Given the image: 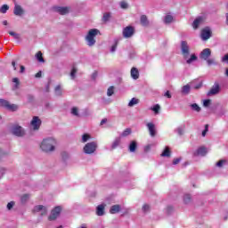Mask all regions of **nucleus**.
Here are the masks:
<instances>
[{
    "mask_svg": "<svg viewBox=\"0 0 228 228\" xmlns=\"http://www.w3.org/2000/svg\"><path fill=\"white\" fill-rule=\"evenodd\" d=\"M99 33V30L96 28H92L88 31V34L86 37V41H87V45H95V37H97Z\"/></svg>",
    "mask_w": 228,
    "mask_h": 228,
    "instance_id": "obj_3",
    "label": "nucleus"
},
{
    "mask_svg": "<svg viewBox=\"0 0 228 228\" xmlns=\"http://www.w3.org/2000/svg\"><path fill=\"white\" fill-rule=\"evenodd\" d=\"M12 133L15 136H24V134H26L24 128H22L20 126H12Z\"/></svg>",
    "mask_w": 228,
    "mask_h": 228,
    "instance_id": "obj_8",
    "label": "nucleus"
},
{
    "mask_svg": "<svg viewBox=\"0 0 228 228\" xmlns=\"http://www.w3.org/2000/svg\"><path fill=\"white\" fill-rule=\"evenodd\" d=\"M63 94V91L61 90V86H57L55 87V95L58 97H61V95Z\"/></svg>",
    "mask_w": 228,
    "mask_h": 228,
    "instance_id": "obj_31",
    "label": "nucleus"
},
{
    "mask_svg": "<svg viewBox=\"0 0 228 228\" xmlns=\"http://www.w3.org/2000/svg\"><path fill=\"white\" fill-rule=\"evenodd\" d=\"M20 74H24V72L26 71V68L22 65H20Z\"/></svg>",
    "mask_w": 228,
    "mask_h": 228,
    "instance_id": "obj_53",
    "label": "nucleus"
},
{
    "mask_svg": "<svg viewBox=\"0 0 228 228\" xmlns=\"http://www.w3.org/2000/svg\"><path fill=\"white\" fill-rule=\"evenodd\" d=\"M120 142H121V138L120 137H117L114 140V142H112L111 149H117V147H118V145H120Z\"/></svg>",
    "mask_w": 228,
    "mask_h": 228,
    "instance_id": "obj_24",
    "label": "nucleus"
},
{
    "mask_svg": "<svg viewBox=\"0 0 228 228\" xmlns=\"http://www.w3.org/2000/svg\"><path fill=\"white\" fill-rule=\"evenodd\" d=\"M120 7L123 8V9L127 8V3H126V2H121V3H120Z\"/></svg>",
    "mask_w": 228,
    "mask_h": 228,
    "instance_id": "obj_55",
    "label": "nucleus"
},
{
    "mask_svg": "<svg viewBox=\"0 0 228 228\" xmlns=\"http://www.w3.org/2000/svg\"><path fill=\"white\" fill-rule=\"evenodd\" d=\"M118 45V40H116L115 44L111 46L110 53H115L117 51Z\"/></svg>",
    "mask_w": 228,
    "mask_h": 228,
    "instance_id": "obj_44",
    "label": "nucleus"
},
{
    "mask_svg": "<svg viewBox=\"0 0 228 228\" xmlns=\"http://www.w3.org/2000/svg\"><path fill=\"white\" fill-rule=\"evenodd\" d=\"M0 108H5L9 111H17L19 110V106L12 104L4 99H0Z\"/></svg>",
    "mask_w": 228,
    "mask_h": 228,
    "instance_id": "obj_4",
    "label": "nucleus"
},
{
    "mask_svg": "<svg viewBox=\"0 0 228 228\" xmlns=\"http://www.w3.org/2000/svg\"><path fill=\"white\" fill-rule=\"evenodd\" d=\"M60 213H61V207L54 208L52 210L51 215L48 217V220H50V221L56 220V218H58L60 216Z\"/></svg>",
    "mask_w": 228,
    "mask_h": 228,
    "instance_id": "obj_7",
    "label": "nucleus"
},
{
    "mask_svg": "<svg viewBox=\"0 0 228 228\" xmlns=\"http://www.w3.org/2000/svg\"><path fill=\"white\" fill-rule=\"evenodd\" d=\"M119 212H120V205H113L110 209V213L111 215H115Z\"/></svg>",
    "mask_w": 228,
    "mask_h": 228,
    "instance_id": "obj_22",
    "label": "nucleus"
},
{
    "mask_svg": "<svg viewBox=\"0 0 228 228\" xmlns=\"http://www.w3.org/2000/svg\"><path fill=\"white\" fill-rule=\"evenodd\" d=\"M72 115H75V117H79V111L77 110V107H73L71 109Z\"/></svg>",
    "mask_w": 228,
    "mask_h": 228,
    "instance_id": "obj_43",
    "label": "nucleus"
},
{
    "mask_svg": "<svg viewBox=\"0 0 228 228\" xmlns=\"http://www.w3.org/2000/svg\"><path fill=\"white\" fill-rule=\"evenodd\" d=\"M110 19H111V13H110V12L103 13L102 22H108V20H110Z\"/></svg>",
    "mask_w": 228,
    "mask_h": 228,
    "instance_id": "obj_30",
    "label": "nucleus"
},
{
    "mask_svg": "<svg viewBox=\"0 0 228 228\" xmlns=\"http://www.w3.org/2000/svg\"><path fill=\"white\" fill-rule=\"evenodd\" d=\"M139 102H140V100H138L136 98H132V100L128 103V106L130 108H133V106H134L135 104H138Z\"/></svg>",
    "mask_w": 228,
    "mask_h": 228,
    "instance_id": "obj_32",
    "label": "nucleus"
},
{
    "mask_svg": "<svg viewBox=\"0 0 228 228\" xmlns=\"http://www.w3.org/2000/svg\"><path fill=\"white\" fill-rule=\"evenodd\" d=\"M205 61H207L208 66L215 65V59L208 58V60H205Z\"/></svg>",
    "mask_w": 228,
    "mask_h": 228,
    "instance_id": "obj_48",
    "label": "nucleus"
},
{
    "mask_svg": "<svg viewBox=\"0 0 228 228\" xmlns=\"http://www.w3.org/2000/svg\"><path fill=\"white\" fill-rule=\"evenodd\" d=\"M97 78V71H94L92 75V79H96Z\"/></svg>",
    "mask_w": 228,
    "mask_h": 228,
    "instance_id": "obj_61",
    "label": "nucleus"
},
{
    "mask_svg": "<svg viewBox=\"0 0 228 228\" xmlns=\"http://www.w3.org/2000/svg\"><path fill=\"white\" fill-rule=\"evenodd\" d=\"M132 130L131 128H126L120 135V137H126V136H129V134H131Z\"/></svg>",
    "mask_w": 228,
    "mask_h": 228,
    "instance_id": "obj_37",
    "label": "nucleus"
},
{
    "mask_svg": "<svg viewBox=\"0 0 228 228\" xmlns=\"http://www.w3.org/2000/svg\"><path fill=\"white\" fill-rule=\"evenodd\" d=\"M146 127L148 128L150 136H151V138H154V136L158 134V131L156 130V125L154 123H147Z\"/></svg>",
    "mask_w": 228,
    "mask_h": 228,
    "instance_id": "obj_11",
    "label": "nucleus"
},
{
    "mask_svg": "<svg viewBox=\"0 0 228 228\" xmlns=\"http://www.w3.org/2000/svg\"><path fill=\"white\" fill-rule=\"evenodd\" d=\"M77 72V69H76V68H73L70 73V76L72 77V79H74L76 77V73Z\"/></svg>",
    "mask_w": 228,
    "mask_h": 228,
    "instance_id": "obj_50",
    "label": "nucleus"
},
{
    "mask_svg": "<svg viewBox=\"0 0 228 228\" xmlns=\"http://www.w3.org/2000/svg\"><path fill=\"white\" fill-rule=\"evenodd\" d=\"M56 147V140L54 138L44 139L40 144V148L44 152H53Z\"/></svg>",
    "mask_w": 228,
    "mask_h": 228,
    "instance_id": "obj_2",
    "label": "nucleus"
},
{
    "mask_svg": "<svg viewBox=\"0 0 228 228\" xmlns=\"http://www.w3.org/2000/svg\"><path fill=\"white\" fill-rule=\"evenodd\" d=\"M36 77H42V71L37 72Z\"/></svg>",
    "mask_w": 228,
    "mask_h": 228,
    "instance_id": "obj_63",
    "label": "nucleus"
},
{
    "mask_svg": "<svg viewBox=\"0 0 228 228\" xmlns=\"http://www.w3.org/2000/svg\"><path fill=\"white\" fill-rule=\"evenodd\" d=\"M30 124L33 129L37 131V129H40V126H42V120H40V118L34 116Z\"/></svg>",
    "mask_w": 228,
    "mask_h": 228,
    "instance_id": "obj_10",
    "label": "nucleus"
},
{
    "mask_svg": "<svg viewBox=\"0 0 228 228\" xmlns=\"http://www.w3.org/2000/svg\"><path fill=\"white\" fill-rule=\"evenodd\" d=\"M211 28L209 27H206L201 30V39L202 40H209L211 38Z\"/></svg>",
    "mask_w": 228,
    "mask_h": 228,
    "instance_id": "obj_9",
    "label": "nucleus"
},
{
    "mask_svg": "<svg viewBox=\"0 0 228 228\" xmlns=\"http://www.w3.org/2000/svg\"><path fill=\"white\" fill-rule=\"evenodd\" d=\"M114 93H115V87L114 86H110V87L108 88L107 95L109 97H111V95H113Z\"/></svg>",
    "mask_w": 228,
    "mask_h": 228,
    "instance_id": "obj_40",
    "label": "nucleus"
},
{
    "mask_svg": "<svg viewBox=\"0 0 228 228\" xmlns=\"http://www.w3.org/2000/svg\"><path fill=\"white\" fill-rule=\"evenodd\" d=\"M54 11L57 12V13H60V15H67L69 12H70V8L69 7H54Z\"/></svg>",
    "mask_w": 228,
    "mask_h": 228,
    "instance_id": "obj_14",
    "label": "nucleus"
},
{
    "mask_svg": "<svg viewBox=\"0 0 228 228\" xmlns=\"http://www.w3.org/2000/svg\"><path fill=\"white\" fill-rule=\"evenodd\" d=\"M134 35V27L127 26L123 29V37L124 38H131Z\"/></svg>",
    "mask_w": 228,
    "mask_h": 228,
    "instance_id": "obj_6",
    "label": "nucleus"
},
{
    "mask_svg": "<svg viewBox=\"0 0 228 228\" xmlns=\"http://www.w3.org/2000/svg\"><path fill=\"white\" fill-rule=\"evenodd\" d=\"M211 105V100H205L204 102H203V106L205 107V108H208V106H210Z\"/></svg>",
    "mask_w": 228,
    "mask_h": 228,
    "instance_id": "obj_49",
    "label": "nucleus"
},
{
    "mask_svg": "<svg viewBox=\"0 0 228 228\" xmlns=\"http://www.w3.org/2000/svg\"><path fill=\"white\" fill-rule=\"evenodd\" d=\"M142 211L143 213H149V211H151V207L148 204L143 205Z\"/></svg>",
    "mask_w": 228,
    "mask_h": 228,
    "instance_id": "obj_46",
    "label": "nucleus"
},
{
    "mask_svg": "<svg viewBox=\"0 0 228 228\" xmlns=\"http://www.w3.org/2000/svg\"><path fill=\"white\" fill-rule=\"evenodd\" d=\"M36 57H37V61H39L40 63H45V62L41 51L37 52V53L36 54Z\"/></svg>",
    "mask_w": 228,
    "mask_h": 228,
    "instance_id": "obj_26",
    "label": "nucleus"
},
{
    "mask_svg": "<svg viewBox=\"0 0 228 228\" xmlns=\"http://www.w3.org/2000/svg\"><path fill=\"white\" fill-rule=\"evenodd\" d=\"M203 23H204V17L200 16L194 20L192 23V27L194 29H198L200 24H203Z\"/></svg>",
    "mask_w": 228,
    "mask_h": 228,
    "instance_id": "obj_17",
    "label": "nucleus"
},
{
    "mask_svg": "<svg viewBox=\"0 0 228 228\" xmlns=\"http://www.w3.org/2000/svg\"><path fill=\"white\" fill-rule=\"evenodd\" d=\"M174 20V17L172 15H167L164 19L165 24H170Z\"/></svg>",
    "mask_w": 228,
    "mask_h": 228,
    "instance_id": "obj_35",
    "label": "nucleus"
},
{
    "mask_svg": "<svg viewBox=\"0 0 228 228\" xmlns=\"http://www.w3.org/2000/svg\"><path fill=\"white\" fill-rule=\"evenodd\" d=\"M209 128V125L205 126V131L202 132V136H206V133H208Z\"/></svg>",
    "mask_w": 228,
    "mask_h": 228,
    "instance_id": "obj_51",
    "label": "nucleus"
},
{
    "mask_svg": "<svg viewBox=\"0 0 228 228\" xmlns=\"http://www.w3.org/2000/svg\"><path fill=\"white\" fill-rule=\"evenodd\" d=\"M181 162V159H173V165H179Z\"/></svg>",
    "mask_w": 228,
    "mask_h": 228,
    "instance_id": "obj_52",
    "label": "nucleus"
},
{
    "mask_svg": "<svg viewBox=\"0 0 228 228\" xmlns=\"http://www.w3.org/2000/svg\"><path fill=\"white\" fill-rule=\"evenodd\" d=\"M8 10H10V6H8V4H4L0 8L1 13H6V12H8Z\"/></svg>",
    "mask_w": 228,
    "mask_h": 228,
    "instance_id": "obj_38",
    "label": "nucleus"
},
{
    "mask_svg": "<svg viewBox=\"0 0 228 228\" xmlns=\"http://www.w3.org/2000/svg\"><path fill=\"white\" fill-rule=\"evenodd\" d=\"M208 154V150L206 147L201 146L196 151H194L193 156H205Z\"/></svg>",
    "mask_w": 228,
    "mask_h": 228,
    "instance_id": "obj_18",
    "label": "nucleus"
},
{
    "mask_svg": "<svg viewBox=\"0 0 228 228\" xmlns=\"http://www.w3.org/2000/svg\"><path fill=\"white\" fill-rule=\"evenodd\" d=\"M107 123H108V118H103L102 119L100 126H104V124H107Z\"/></svg>",
    "mask_w": 228,
    "mask_h": 228,
    "instance_id": "obj_56",
    "label": "nucleus"
},
{
    "mask_svg": "<svg viewBox=\"0 0 228 228\" xmlns=\"http://www.w3.org/2000/svg\"><path fill=\"white\" fill-rule=\"evenodd\" d=\"M183 94H190V86L186 85L182 89Z\"/></svg>",
    "mask_w": 228,
    "mask_h": 228,
    "instance_id": "obj_45",
    "label": "nucleus"
},
{
    "mask_svg": "<svg viewBox=\"0 0 228 228\" xmlns=\"http://www.w3.org/2000/svg\"><path fill=\"white\" fill-rule=\"evenodd\" d=\"M181 51L184 60H187L186 63H188V65L193 63V61H197L198 58L197 55H195V53H192L190 57V45H188V42L182 41Z\"/></svg>",
    "mask_w": 228,
    "mask_h": 228,
    "instance_id": "obj_1",
    "label": "nucleus"
},
{
    "mask_svg": "<svg viewBox=\"0 0 228 228\" xmlns=\"http://www.w3.org/2000/svg\"><path fill=\"white\" fill-rule=\"evenodd\" d=\"M3 156H6V152H4V151H3V150L0 148V159L3 158Z\"/></svg>",
    "mask_w": 228,
    "mask_h": 228,
    "instance_id": "obj_58",
    "label": "nucleus"
},
{
    "mask_svg": "<svg viewBox=\"0 0 228 228\" xmlns=\"http://www.w3.org/2000/svg\"><path fill=\"white\" fill-rule=\"evenodd\" d=\"M32 211L33 213H40L41 211V216L47 215V208L44 205L35 206Z\"/></svg>",
    "mask_w": 228,
    "mask_h": 228,
    "instance_id": "obj_12",
    "label": "nucleus"
},
{
    "mask_svg": "<svg viewBox=\"0 0 228 228\" xmlns=\"http://www.w3.org/2000/svg\"><path fill=\"white\" fill-rule=\"evenodd\" d=\"M202 87V82H200L198 85L193 86V88H195V90H199V88Z\"/></svg>",
    "mask_w": 228,
    "mask_h": 228,
    "instance_id": "obj_54",
    "label": "nucleus"
},
{
    "mask_svg": "<svg viewBox=\"0 0 228 228\" xmlns=\"http://www.w3.org/2000/svg\"><path fill=\"white\" fill-rule=\"evenodd\" d=\"M141 24H142V26L149 25V20L147 19V16H145V15L141 16Z\"/></svg>",
    "mask_w": 228,
    "mask_h": 228,
    "instance_id": "obj_28",
    "label": "nucleus"
},
{
    "mask_svg": "<svg viewBox=\"0 0 228 228\" xmlns=\"http://www.w3.org/2000/svg\"><path fill=\"white\" fill-rule=\"evenodd\" d=\"M211 56V49L209 48H205L200 54V58L201 60H208Z\"/></svg>",
    "mask_w": 228,
    "mask_h": 228,
    "instance_id": "obj_13",
    "label": "nucleus"
},
{
    "mask_svg": "<svg viewBox=\"0 0 228 228\" xmlns=\"http://www.w3.org/2000/svg\"><path fill=\"white\" fill-rule=\"evenodd\" d=\"M191 110H192V111H197V113H200V107L199 106V104L197 103H192L191 104Z\"/></svg>",
    "mask_w": 228,
    "mask_h": 228,
    "instance_id": "obj_29",
    "label": "nucleus"
},
{
    "mask_svg": "<svg viewBox=\"0 0 228 228\" xmlns=\"http://www.w3.org/2000/svg\"><path fill=\"white\" fill-rule=\"evenodd\" d=\"M226 17V25L228 26V12L225 14Z\"/></svg>",
    "mask_w": 228,
    "mask_h": 228,
    "instance_id": "obj_64",
    "label": "nucleus"
},
{
    "mask_svg": "<svg viewBox=\"0 0 228 228\" xmlns=\"http://www.w3.org/2000/svg\"><path fill=\"white\" fill-rule=\"evenodd\" d=\"M12 83H15V85L12 87V90H19V86H20V81L19 80V78H12Z\"/></svg>",
    "mask_w": 228,
    "mask_h": 228,
    "instance_id": "obj_25",
    "label": "nucleus"
},
{
    "mask_svg": "<svg viewBox=\"0 0 228 228\" xmlns=\"http://www.w3.org/2000/svg\"><path fill=\"white\" fill-rule=\"evenodd\" d=\"M9 35H11V37H13L15 40H19V38H20V36L13 31H9Z\"/></svg>",
    "mask_w": 228,
    "mask_h": 228,
    "instance_id": "obj_42",
    "label": "nucleus"
},
{
    "mask_svg": "<svg viewBox=\"0 0 228 228\" xmlns=\"http://www.w3.org/2000/svg\"><path fill=\"white\" fill-rule=\"evenodd\" d=\"M28 200H29L28 194H24L23 196H21L20 201L22 204H26V202H28Z\"/></svg>",
    "mask_w": 228,
    "mask_h": 228,
    "instance_id": "obj_39",
    "label": "nucleus"
},
{
    "mask_svg": "<svg viewBox=\"0 0 228 228\" xmlns=\"http://www.w3.org/2000/svg\"><path fill=\"white\" fill-rule=\"evenodd\" d=\"M90 138H92V136L89 134H84L82 135V142L86 143V142H88Z\"/></svg>",
    "mask_w": 228,
    "mask_h": 228,
    "instance_id": "obj_33",
    "label": "nucleus"
},
{
    "mask_svg": "<svg viewBox=\"0 0 228 228\" xmlns=\"http://www.w3.org/2000/svg\"><path fill=\"white\" fill-rule=\"evenodd\" d=\"M138 149V142L136 141H132L128 146L129 152H136Z\"/></svg>",
    "mask_w": 228,
    "mask_h": 228,
    "instance_id": "obj_20",
    "label": "nucleus"
},
{
    "mask_svg": "<svg viewBox=\"0 0 228 228\" xmlns=\"http://www.w3.org/2000/svg\"><path fill=\"white\" fill-rule=\"evenodd\" d=\"M220 93V86L218 84H215L210 91L208 93V95L210 97L211 95H216V94Z\"/></svg>",
    "mask_w": 228,
    "mask_h": 228,
    "instance_id": "obj_16",
    "label": "nucleus"
},
{
    "mask_svg": "<svg viewBox=\"0 0 228 228\" xmlns=\"http://www.w3.org/2000/svg\"><path fill=\"white\" fill-rule=\"evenodd\" d=\"M151 111H154L155 115H159V110H161V106L159 104H156L151 108Z\"/></svg>",
    "mask_w": 228,
    "mask_h": 228,
    "instance_id": "obj_27",
    "label": "nucleus"
},
{
    "mask_svg": "<svg viewBox=\"0 0 228 228\" xmlns=\"http://www.w3.org/2000/svg\"><path fill=\"white\" fill-rule=\"evenodd\" d=\"M131 76H132L133 79H138L140 77V72L138 71V69L132 68Z\"/></svg>",
    "mask_w": 228,
    "mask_h": 228,
    "instance_id": "obj_21",
    "label": "nucleus"
},
{
    "mask_svg": "<svg viewBox=\"0 0 228 228\" xmlns=\"http://www.w3.org/2000/svg\"><path fill=\"white\" fill-rule=\"evenodd\" d=\"M104 208H106L105 204H101L96 208V215L98 216H103L104 215Z\"/></svg>",
    "mask_w": 228,
    "mask_h": 228,
    "instance_id": "obj_19",
    "label": "nucleus"
},
{
    "mask_svg": "<svg viewBox=\"0 0 228 228\" xmlns=\"http://www.w3.org/2000/svg\"><path fill=\"white\" fill-rule=\"evenodd\" d=\"M165 97H167V99H172V94H170V92L167 91L166 94H165Z\"/></svg>",
    "mask_w": 228,
    "mask_h": 228,
    "instance_id": "obj_59",
    "label": "nucleus"
},
{
    "mask_svg": "<svg viewBox=\"0 0 228 228\" xmlns=\"http://www.w3.org/2000/svg\"><path fill=\"white\" fill-rule=\"evenodd\" d=\"M183 202L184 204H190V202H191V196L190 194H185L183 196Z\"/></svg>",
    "mask_w": 228,
    "mask_h": 228,
    "instance_id": "obj_34",
    "label": "nucleus"
},
{
    "mask_svg": "<svg viewBox=\"0 0 228 228\" xmlns=\"http://www.w3.org/2000/svg\"><path fill=\"white\" fill-rule=\"evenodd\" d=\"M12 67H13V70H17V66H15L16 64H15V61H12Z\"/></svg>",
    "mask_w": 228,
    "mask_h": 228,
    "instance_id": "obj_62",
    "label": "nucleus"
},
{
    "mask_svg": "<svg viewBox=\"0 0 228 228\" xmlns=\"http://www.w3.org/2000/svg\"><path fill=\"white\" fill-rule=\"evenodd\" d=\"M4 175V168L0 167V179Z\"/></svg>",
    "mask_w": 228,
    "mask_h": 228,
    "instance_id": "obj_57",
    "label": "nucleus"
},
{
    "mask_svg": "<svg viewBox=\"0 0 228 228\" xmlns=\"http://www.w3.org/2000/svg\"><path fill=\"white\" fill-rule=\"evenodd\" d=\"M170 154H171L170 148L167 146L163 151V152L161 153V156L162 158H170Z\"/></svg>",
    "mask_w": 228,
    "mask_h": 228,
    "instance_id": "obj_23",
    "label": "nucleus"
},
{
    "mask_svg": "<svg viewBox=\"0 0 228 228\" xmlns=\"http://www.w3.org/2000/svg\"><path fill=\"white\" fill-rule=\"evenodd\" d=\"M227 163V160L225 159H221L216 163V167H218V168H222V167H224V165H225Z\"/></svg>",
    "mask_w": 228,
    "mask_h": 228,
    "instance_id": "obj_41",
    "label": "nucleus"
},
{
    "mask_svg": "<svg viewBox=\"0 0 228 228\" xmlns=\"http://www.w3.org/2000/svg\"><path fill=\"white\" fill-rule=\"evenodd\" d=\"M14 206H15V201H11V202H9V203L7 204V209H8L9 211H11V209H12Z\"/></svg>",
    "mask_w": 228,
    "mask_h": 228,
    "instance_id": "obj_47",
    "label": "nucleus"
},
{
    "mask_svg": "<svg viewBox=\"0 0 228 228\" xmlns=\"http://www.w3.org/2000/svg\"><path fill=\"white\" fill-rule=\"evenodd\" d=\"M222 61H224V62L227 61V63H228V53L225 54V55L223 57Z\"/></svg>",
    "mask_w": 228,
    "mask_h": 228,
    "instance_id": "obj_60",
    "label": "nucleus"
},
{
    "mask_svg": "<svg viewBox=\"0 0 228 228\" xmlns=\"http://www.w3.org/2000/svg\"><path fill=\"white\" fill-rule=\"evenodd\" d=\"M13 13L18 17H21V15H24V9L22 8V6L15 4Z\"/></svg>",
    "mask_w": 228,
    "mask_h": 228,
    "instance_id": "obj_15",
    "label": "nucleus"
},
{
    "mask_svg": "<svg viewBox=\"0 0 228 228\" xmlns=\"http://www.w3.org/2000/svg\"><path fill=\"white\" fill-rule=\"evenodd\" d=\"M83 151L85 154H94L97 151V142H87Z\"/></svg>",
    "mask_w": 228,
    "mask_h": 228,
    "instance_id": "obj_5",
    "label": "nucleus"
},
{
    "mask_svg": "<svg viewBox=\"0 0 228 228\" xmlns=\"http://www.w3.org/2000/svg\"><path fill=\"white\" fill-rule=\"evenodd\" d=\"M175 133H177V134H179V136H183V134L184 133V126H179L178 128H176Z\"/></svg>",
    "mask_w": 228,
    "mask_h": 228,
    "instance_id": "obj_36",
    "label": "nucleus"
}]
</instances>
